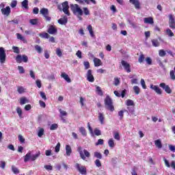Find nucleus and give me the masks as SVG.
Listing matches in <instances>:
<instances>
[{"mask_svg":"<svg viewBox=\"0 0 175 175\" xmlns=\"http://www.w3.org/2000/svg\"><path fill=\"white\" fill-rule=\"evenodd\" d=\"M59 112L60 113V118L62 120L63 122H66V120L64 117L68 116V113L66 111L62 110V109H59Z\"/></svg>","mask_w":175,"mask_h":175,"instance_id":"6ab92c4d","label":"nucleus"},{"mask_svg":"<svg viewBox=\"0 0 175 175\" xmlns=\"http://www.w3.org/2000/svg\"><path fill=\"white\" fill-rule=\"evenodd\" d=\"M31 152H28L25 156L24 159V162H28L29 159H31Z\"/></svg>","mask_w":175,"mask_h":175,"instance_id":"de8ad7c7","label":"nucleus"},{"mask_svg":"<svg viewBox=\"0 0 175 175\" xmlns=\"http://www.w3.org/2000/svg\"><path fill=\"white\" fill-rule=\"evenodd\" d=\"M12 50L14 53H16V54H20V49L18 46H12Z\"/></svg>","mask_w":175,"mask_h":175,"instance_id":"864d4df0","label":"nucleus"},{"mask_svg":"<svg viewBox=\"0 0 175 175\" xmlns=\"http://www.w3.org/2000/svg\"><path fill=\"white\" fill-rule=\"evenodd\" d=\"M47 32L48 33H50V35H55V33L58 32V29H57L54 25H50Z\"/></svg>","mask_w":175,"mask_h":175,"instance_id":"dca6fc26","label":"nucleus"},{"mask_svg":"<svg viewBox=\"0 0 175 175\" xmlns=\"http://www.w3.org/2000/svg\"><path fill=\"white\" fill-rule=\"evenodd\" d=\"M16 113L20 118H23V109H21V107H16Z\"/></svg>","mask_w":175,"mask_h":175,"instance_id":"2f4dec72","label":"nucleus"},{"mask_svg":"<svg viewBox=\"0 0 175 175\" xmlns=\"http://www.w3.org/2000/svg\"><path fill=\"white\" fill-rule=\"evenodd\" d=\"M11 8H14L16 6H17V1L12 0L10 4Z\"/></svg>","mask_w":175,"mask_h":175,"instance_id":"69168bd1","label":"nucleus"},{"mask_svg":"<svg viewBox=\"0 0 175 175\" xmlns=\"http://www.w3.org/2000/svg\"><path fill=\"white\" fill-rule=\"evenodd\" d=\"M15 59L17 64H21V62L27 64L28 62V56L26 55H17Z\"/></svg>","mask_w":175,"mask_h":175,"instance_id":"39448f33","label":"nucleus"},{"mask_svg":"<svg viewBox=\"0 0 175 175\" xmlns=\"http://www.w3.org/2000/svg\"><path fill=\"white\" fill-rule=\"evenodd\" d=\"M126 106L135 107V103L132 100H131V99L126 100Z\"/></svg>","mask_w":175,"mask_h":175,"instance_id":"a19ab883","label":"nucleus"},{"mask_svg":"<svg viewBox=\"0 0 175 175\" xmlns=\"http://www.w3.org/2000/svg\"><path fill=\"white\" fill-rule=\"evenodd\" d=\"M16 38H17V39H19V40H22V42H23V43H27V40L21 33H16Z\"/></svg>","mask_w":175,"mask_h":175,"instance_id":"7c9ffc66","label":"nucleus"},{"mask_svg":"<svg viewBox=\"0 0 175 175\" xmlns=\"http://www.w3.org/2000/svg\"><path fill=\"white\" fill-rule=\"evenodd\" d=\"M26 103H29V100H27L26 97L23 96L20 98V105H25Z\"/></svg>","mask_w":175,"mask_h":175,"instance_id":"cd10ccee","label":"nucleus"},{"mask_svg":"<svg viewBox=\"0 0 175 175\" xmlns=\"http://www.w3.org/2000/svg\"><path fill=\"white\" fill-rule=\"evenodd\" d=\"M88 31H89V33L92 38H94L95 36V34L94 33V29H92V25H89L87 27Z\"/></svg>","mask_w":175,"mask_h":175,"instance_id":"393cba45","label":"nucleus"},{"mask_svg":"<svg viewBox=\"0 0 175 175\" xmlns=\"http://www.w3.org/2000/svg\"><path fill=\"white\" fill-rule=\"evenodd\" d=\"M151 90H153L154 92H156V94H158V95H162V90L159 88L158 85H150Z\"/></svg>","mask_w":175,"mask_h":175,"instance_id":"2eb2a0df","label":"nucleus"},{"mask_svg":"<svg viewBox=\"0 0 175 175\" xmlns=\"http://www.w3.org/2000/svg\"><path fill=\"white\" fill-rule=\"evenodd\" d=\"M70 9L75 14H77L78 16H83V10L80 8L78 4H71Z\"/></svg>","mask_w":175,"mask_h":175,"instance_id":"20e7f679","label":"nucleus"},{"mask_svg":"<svg viewBox=\"0 0 175 175\" xmlns=\"http://www.w3.org/2000/svg\"><path fill=\"white\" fill-rule=\"evenodd\" d=\"M79 132L81 133L83 136H87V131L85 130V128L80 127Z\"/></svg>","mask_w":175,"mask_h":175,"instance_id":"58836bf2","label":"nucleus"},{"mask_svg":"<svg viewBox=\"0 0 175 175\" xmlns=\"http://www.w3.org/2000/svg\"><path fill=\"white\" fill-rule=\"evenodd\" d=\"M22 8L23 9H25L26 10H28L29 9V7L28 6V0H24L21 3Z\"/></svg>","mask_w":175,"mask_h":175,"instance_id":"bb28decb","label":"nucleus"},{"mask_svg":"<svg viewBox=\"0 0 175 175\" xmlns=\"http://www.w3.org/2000/svg\"><path fill=\"white\" fill-rule=\"evenodd\" d=\"M114 139H116V140L120 141L121 137H120V133L118 132H116L114 133L113 135Z\"/></svg>","mask_w":175,"mask_h":175,"instance_id":"e2e57ef3","label":"nucleus"},{"mask_svg":"<svg viewBox=\"0 0 175 175\" xmlns=\"http://www.w3.org/2000/svg\"><path fill=\"white\" fill-rule=\"evenodd\" d=\"M86 79L90 83H94L95 81V78L92 75V70H88L86 74Z\"/></svg>","mask_w":175,"mask_h":175,"instance_id":"9d476101","label":"nucleus"},{"mask_svg":"<svg viewBox=\"0 0 175 175\" xmlns=\"http://www.w3.org/2000/svg\"><path fill=\"white\" fill-rule=\"evenodd\" d=\"M127 110H129L131 114H135V107H128Z\"/></svg>","mask_w":175,"mask_h":175,"instance_id":"6e6d98bb","label":"nucleus"},{"mask_svg":"<svg viewBox=\"0 0 175 175\" xmlns=\"http://www.w3.org/2000/svg\"><path fill=\"white\" fill-rule=\"evenodd\" d=\"M151 42L152 46H154V47H159V41H158V40L157 39H152L151 40Z\"/></svg>","mask_w":175,"mask_h":175,"instance_id":"473e14b6","label":"nucleus"},{"mask_svg":"<svg viewBox=\"0 0 175 175\" xmlns=\"http://www.w3.org/2000/svg\"><path fill=\"white\" fill-rule=\"evenodd\" d=\"M108 146L110 148H114V147H116V144H114V139H113V138L109 139Z\"/></svg>","mask_w":175,"mask_h":175,"instance_id":"c756f323","label":"nucleus"},{"mask_svg":"<svg viewBox=\"0 0 175 175\" xmlns=\"http://www.w3.org/2000/svg\"><path fill=\"white\" fill-rule=\"evenodd\" d=\"M17 92L18 94H24V92H25V89H24L23 86H18L17 88Z\"/></svg>","mask_w":175,"mask_h":175,"instance_id":"37998d69","label":"nucleus"},{"mask_svg":"<svg viewBox=\"0 0 175 175\" xmlns=\"http://www.w3.org/2000/svg\"><path fill=\"white\" fill-rule=\"evenodd\" d=\"M144 23L145 24H150L152 25L154 24V18L151 16L147 17V18H144Z\"/></svg>","mask_w":175,"mask_h":175,"instance_id":"aec40b11","label":"nucleus"},{"mask_svg":"<svg viewBox=\"0 0 175 175\" xmlns=\"http://www.w3.org/2000/svg\"><path fill=\"white\" fill-rule=\"evenodd\" d=\"M159 57H165V55H166V51H165L163 49H160L159 51Z\"/></svg>","mask_w":175,"mask_h":175,"instance_id":"8fccbe9b","label":"nucleus"},{"mask_svg":"<svg viewBox=\"0 0 175 175\" xmlns=\"http://www.w3.org/2000/svg\"><path fill=\"white\" fill-rule=\"evenodd\" d=\"M11 169L14 174H18L20 173V170H18V168L14 165H12Z\"/></svg>","mask_w":175,"mask_h":175,"instance_id":"c9c22d12","label":"nucleus"},{"mask_svg":"<svg viewBox=\"0 0 175 175\" xmlns=\"http://www.w3.org/2000/svg\"><path fill=\"white\" fill-rule=\"evenodd\" d=\"M39 157H40V152H38L37 154H33L31 157V161H36V159H38V158H39Z\"/></svg>","mask_w":175,"mask_h":175,"instance_id":"4c0bfd02","label":"nucleus"},{"mask_svg":"<svg viewBox=\"0 0 175 175\" xmlns=\"http://www.w3.org/2000/svg\"><path fill=\"white\" fill-rule=\"evenodd\" d=\"M121 64L127 73H131V64L125 60H122Z\"/></svg>","mask_w":175,"mask_h":175,"instance_id":"f8f14e48","label":"nucleus"},{"mask_svg":"<svg viewBox=\"0 0 175 175\" xmlns=\"http://www.w3.org/2000/svg\"><path fill=\"white\" fill-rule=\"evenodd\" d=\"M6 62V52L3 47H0V63L5 64Z\"/></svg>","mask_w":175,"mask_h":175,"instance_id":"0eeeda50","label":"nucleus"},{"mask_svg":"<svg viewBox=\"0 0 175 175\" xmlns=\"http://www.w3.org/2000/svg\"><path fill=\"white\" fill-rule=\"evenodd\" d=\"M94 163L97 167H100L102 166V163H100V160L96 159Z\"/></svg>","mask_w":175,"mask_h":175,"instance_id":"13d9d810","label":"nucleus"},{"mask_svg":"<svg viewBox=\"0 0 175 175\" xmlns=\"http://www.w3.org/2000/svg\"><path fill=\"white\" fill-rule=\"evenodd\" d=\"M44 169H46V170H47L48 172H51V170H53V166L52 165H45L44 166Z\"/></svg>","mask_w":175,"mask_h":175,"instance_id":"0e129e2a","label":"nucleus"},{"mask_svg":"<svg viewBox=\"0 0 175 175\" xmlns=\"http://www.w3.org/2000/svg\"><path fill=\"white\" fill-rule=\"evenodd\" d=\"M105 109L109 111H114V105H113V100L110 96H107L104 100Z\"/></svg>","mask_w":175,"mask_h":175,"instance_id":"f03ea898","label":"nucleus"},{"mask_svg":"<svg viewBox=\"0 0 175 175\" xmlns=\"http://www.w3.org/2000/svg\"><path fill=\"white\" fill-rule=\"evenodd\" d=\"M154 144L157 148H162V142H161V139L155 140Z\"/></svg>","mask_w":175,"mask_h":175,"instance_id":"e433bc0d","label":"nucleus"},{"mask_svg":"<svg viewBox=\"0 0 175 175\" xmlns=\"http://www.w3.org/2000/svg\"><path fill=\"white\" fill-rule=\"evenodd\" d=\"M18 70L19 71V73L21 75H23V73H25V70H24V67L21 66H18Z\"/></svg>","mask_w":175,"mask_h":175,"instance_id":"5fc2aeb1","label":"nucleus"},{"mask_svg":"<svg viewBox=\"0 0 175 175\" xmlns=\"http://www.w3.org/2000/svg\"><path fill=\"white\" fill-rule=\"evenodd\" d=\"M130 3H131V5H133L135 6V8L137 10H139L141 9L140 7V0H129Z\"/></svg>","mask_w":175,"mask_h":175,"instance_id":"4468645a","label":"nucleus"},{"mask_svg":"<svg viewBox=\"0 0 175 175\" xmlns=\"http://www.w3.org/2000/svg\"><path fill=\"white\" fill-rule=\"evenodd\" d=\"M145 61H146V64H148V65H152V59H151V57H147L145 59Z\"/></svg>","mask_w":175,"mask_h":175,"instance_id":"603ef678","label":"nucleus"},{"mask_svg":"<svg viewBox=\"0 0 175 175\" xmlns=\"http://www.w3.org/2000/svg\"><path fill=\"white\" fill-rule=\"evenodd\" d=\"M68 23V18L66 17H63L61 18L58 20V23L60 24L61 25H65Z\"/></svg>","mask_w":175,"mask_h":175,"instance_id":"4be33fe9","label":"nucleus"},{"mask_svg":"<svg viewBox=\"0 0 175 175\" xmlns=\"http://www.w3.org/2000/svg\"><path fill=\"white\" fill-rule=\"evenodd\" d=\"M145 59H146V57L144 56V54L141 53L138 58V62L139 64H143V62H144Z\"/></svg>","mask_w":175,"mask_h":175,"instance_id":"f704fd0d","label":"nucleus"},{"mask_svg":"<svg viewBox=\"0 0 175 175\" xmlns=\"http://www.w3.org/2000/svg\"><path fill=\"white\" fill-rule=\"evenodd\" d=\"M76 169L81 173V174H87V168L85 166L81 165L79 163L75 164Z\"/></svg>","mask_w":175,"mask_h":175,"instance_id":"6e6552de","label":"nucleus"},{"mask_svg":"<svg viewBox=\"0 0 175 175\" xmlns=\"http://www.w3.org/2000/svg\"><path fill=\"white\" fill-rule=\"evenodd\" d=\"M61 77H62L64 80H66V81H67V83H71L72 82V79H70V77H69V75H68L65 72L62 73Z\"/></svg>","mask_w":175,"mask_h":175,"instance_id":"412c9836","label":"nucleus"},{"mask_svg":"<svg viewBox=\"0 0 175 175\" xmlns=\"http://www.w3.org/2000/svg\"><path fill=\"white\" fill-rule=\"evenodd\" d=\"M70 154H72V147L70 145H66V154L67 157H70Z\"/></svg>","mask_w":175,"mask_h":175,"instance_id":"5701e85b","label":"nucleus"},{"mask_svg":"<svg viewBox=\"0 0 175 175\" xmlns=\"http://www.w3.org/2000/svg\"><path fill=\"white\" fill-rule=\"evenodd\" d=\"M57 9L60 12H64L67 16H70V12H69V3L68 1H64L61 5H57Z\"/></svg>","mask_w":175,"mask_h":175,"instance_id":"7ed1b4c3","label":"nucleus"},{"mask_svg":"<svg viewBox=\"0 0 175 175\" xmlns=\"http://www.w3.org/2000/svg\"><path fill=\"white\" fill-rule=\"evenodd\" d=\"M166 33L170 38L174 36V33H173V31H172V30L170 29H169V28L166 29Z\"/></svg>","mask_w":175,"mask_h":175,"instance_id":"c03bdc74","label":"nucleus"},{"mask_svg":"<svg viewBox=\"0 0 175 175\" xmlns=\"http://www.w3.org/2000/svg\"><path fill=\"white\" fill-rule=\"evenodd\" d=\"M129 24H130L132 27V28H133L134 29H136V28H137V25H136V23L132 22V21L128 19L127 20Z\"/></svg>","mask_w":175,"mask_h":175,"instance_id":"49530a36","label":"nucleus"},{"mask_svg":"<svg viewBox=\"0 0 175 175\" xmlns=\"http://www.w3.org/2000/svg\"><path fill=\"white\" fill-rule=\"evenodd\" d=\"M96 92H97L98 95H99L100 96H103V91H102L100 87H96Z\"/></svg>","mask_w":175,"mask_h":175,"instance_id":"72a5a7b5","label":"nucleus"},{"mask_svg":"<svg viewBox=\"0 0 175 175\" xmlns=\"http://www.w3.org/2000/svg\"><path fill=\"white\" fill-rule=\"evenodd\" d=\"M98 120L102 125L105 124V115L102 113H98Z\"/></svg>","mask_w":175,"mask_h":175,"instance_id":"a878e982","label":"nucleus"},{"mask_svg":"<svg viewBox=\"0 0 175 175\" xmlns=\"http://www.w3.org/2000/svg\"><path fill=\"white\" fill-rule=\"evenodd\" d=\"M56 54L57 57H62V51H61V49L57 48L56 49Z\"/></svg>","mask_w":175,"mask_h":175,"instance_id":"052dcab7","label":"nucleus"},{"mask_svg":"<svg viewBox=\"0 0 175 175\" xmlns=\"http://www.w3.org/2000/svg\"><path fill=\"white\" fill-rule=\"evenodd\" d=\"M34 49L37 51V53H38V54L42 53V51L43 50L42 47L39 45H35Z\"/></svg>","mask_w":175,"mask_h":175,"instance_id":"79ce46f5","label":"nucleus"},{"mask_svg":"<svg viewBox=\"0 0 175 175\" xmlns=\"http://www.w3.org/2000/svg\"><path fill=\"white\" fill-rule=\"evenodd\" d=\"M94 157L98 159H102V153L99 152H94Z\"/></svg>","mask_w":175,"mask_h":175,"instance_id":"ea45409f","label":"nucleus"},{"mask_svg":"<svg viewBox=\"0 0 175 175\" xmlns=\"http://www.w3.org/2000/svg\"><path fill=\"white\" fill-rule=\"evenodd\" d=\"M59 148H61V144L58 142L55 147V152H59Z\"/></svg>","mask_w":175,"mask_h":175,"instance_id":"680f3d73","label":"nucleus"},{"mask_svg":"<svg viewBox=\"0 0 175 175\" xmlns=\"http://www.w3.org/2000/svg\"><path fill=\"white\" fill-rule=\"evenodd\" d=\"M40 95L44 100H47V96H46V93H44V92H40Z\"/></svg>","mask_w":175,"mask_h":175,"instance_id":"4d7b16f0","label":"nucleus"},{"mask_svg":"<svg viewBox=\"0 0 175 175\" xmlns=\"http://www.w3.org/2000/svg\"><path fill=\"white\" fill-rule=\"evenodd\" d=\"M40 38H42V39H49L50 38V35L46 32H42L38 34Z\"/></svg>","mask_w":175,"mask_h":175,"instance_id":"c85d7f7f","label":"nucleus"},{"mask_svg":"<svg viewBox=\"0 0 175 175\" xmlns=\"http://www.w3.org/2000/svg\"><path fill=\"white\" fill-rule=\"evenodd\" d=\"M134 92H135L136 95H139L140 94V88L139 86L135 85L133 87Z\"/></svg>","mask_w":175,"mask_h":175,"instance_id":"a18cd8bd","label":"nucleus"},{"mask_svg":"<svg viewBox=\"0 0 175 175\" xmlns=\"http://www.w3.org/2000/svg\"><path fill=\"white\" fill-rule=\"evenodd\" d=\"M169 17V27L171 29H175V18L174 16L172 14L168 15Z\"/></svg>","mask_w":175,"mask_h":175,"instance_id":"1a4fd4ad","label":"nucleus"},{"mask_svg":"<svg viewBox=\"0 0 175 175\" xmlns=\"http://www.w3.org/2000/svg\"><path fill=\"white\" fill-rule=\"evenodd\" d=\"M77 151H78L80 158L83 159V161H85V159H90L91 157V153L87 149H83V147L79 146L77 149Z\"/></svg>","mask_w":175,"mask_h":175,"instance_id":"f257e3e1","label":"nucleus"},{"mask_svg":"<svg viewBox=\"0 0 175 175\" xmlns=\"http://www.w3.org/2000/svg\"><path fill=\"white\" fill-rule=\"evenodd\" d=\"M83 65L85 66V70H87V69H90V62H84Z\"/></svg>","mask_w":175,"mask_h":175,"instance_id":"338daca9","label":"nucleus"},{"mask_svg":"<svg viewBox=\"0 0 175 175\" xmlns=\"http://www.w3.org/2000/svg\"><path fill=\"white\" fill-rule=\"evenodd\" d=\"M58 129V124L55 123L51 124L50 126L51 131H55V129Z\"/></svg>","mask_w":175,"mask_h":175,"instance_id":"3c124183","label":"nucleus"},{"mask_svg":"<svg viewBox=\"0 0 175 175\" xmlns=\"http://www.w3.org/2000/svg\"><path fill=\"white\" fill-rule=\"evenodd\" d=\"M159 87H161V88L164 90V91H165V92H166V94H172V89L170 88L169 85H166V83H161L159 84Z\"/></svg>","mask_w":175,"mask_h":175,"instance_id":"9b49d317","label":"nucleus"},{"mask_svg":"<svg viewBox=\"0 0 175 175\" xmlns=\"http://www.w3.org/2000/svg\"><path fill=\"white\" fill-rule=\"evenodd\" d=\"M1 11L3 16H6L8 17V16L10 14V7L7 6L5 8H2Z\"/></svg>","mask_w":175,"mask_h":175,"instance_id":"a211bd4d","label":"nucleus"},{"mask_svg":"<svg viewBox=\"0 0 175 175\" xmlns=\"http://www.w3.org/2000/svg\"><path fill=\"white\" fill-rule=\"evenodd\" d=\"M170 76L171 80H175V74H174V70H170Z\"/></svg>","mask_w":175,"mask_h":175,"instance_id":"bf43d9fd","label":"nucleus"},{"mask_svg":"<svg viewBox=\"0 0 175 175\" xmlns=\"http://www.w3.org/2000/svg\"><path fill=\"white\" fill-rule=\"evenodd\" d=\"M40 13L42 14L46 21H51V17L49 16V9L43 8L40 10Z\"/></svg>","mask_w":175,"mask_h":175,"instance_id":"423d86ee","label":"nucleus"},{"mask_svg":"<svg viewBox=\"0 0 175 175\" xmlns=\"http://www.w3.org/2000/svg\"><path fill=\"white\" fill-rule=\"evenodd\" d=\"M163 161H164V163L167 167H172L174 170H175V161H172L171 162V164H170V163H169V161H167V159H166V158H165V157L163 158Z\"/></svg>","mask_w":175,"mask_h":175,"instance_id":"ddd939ff","label":"nucleus"},{"mask_svg":"<svg viewBox=\"0 0 175 175\" xmlns=\"http://www.w3.org/2000/svg\"><path fill=\"white\" fill-rule=\"evenodd\" d=\"M120 81L118 78H114L113 84L117 87L120 84Z\"/></svg>","mask_w":175,"mask_h":175,"instance_id":"774afa93","label":"nucleus"},{"mask_svg":"<svg viewBox=\"0 0 175 175\" xmlns=\"http://www.w3.org/2000/svg\"><path fill=\"white\" fill-rule=\"evenodd\" d=\"M94 66H102V60H100V59H98L96 57H95L94 59Z\"/></svg>","mask_w":175,"mask_h":175,"instance_id":"b1692460","label":"nucleus"},{"mask_svg":"<svg viewBox=\"0 0 175 175\" xmlns=\"http://www.w3.org/2000/svg\"><path fill=\"white\" fill-rule=\"evenodd\" d=\"M77 3H81L83 5L85 2L87 5H90V1L93 3L94 5H96V0H75Z\"/></svg>","mask_w":175,"mask_h":175,"instance_id":"f3484780","label":"nucleus"},{"mask_svg":"<svg viewBox=\"0 0 175 175\" xmlns=\"http://www.w3.org/2000/svg\"><path fill=\"white\" fill-rule=\"evenodd\" d=\"M29 23L31 25H38V18L31 19Z\"/></svg>","mask_w":175,"mask_h":175,"instance_id":"09e8293b","label":"nucleus"}]
</instances>
